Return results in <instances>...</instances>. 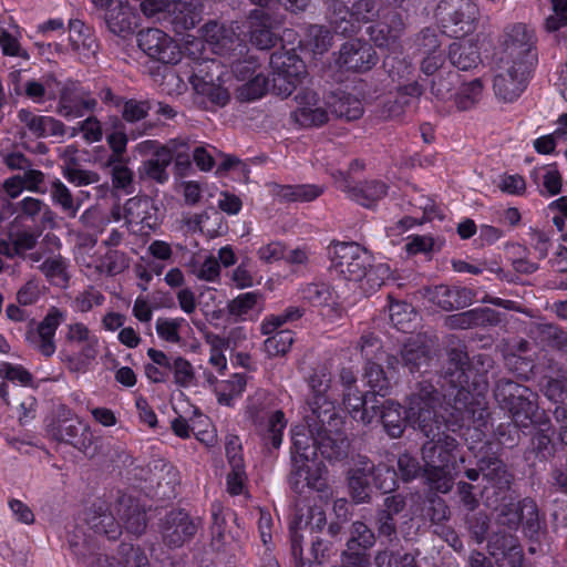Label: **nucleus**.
<instances>
[{
    "label": "nucleus",
    "mask_w": 567,
    "mask_h": 567,
    "mask_svg": "<svg viewBox=\"0 0 567 567\" xmlns=\"http://www.w3.org/2000/svg\"><path fill=\"white\" fill-rule=\"evenodd\" d=\"M104 297L99 290L89 288L74 298L72 308L78 312H87L93 307L102 305Z\"/></svg>",
    "instance_id": "obj_61"
},
{
    "label": "nucleus",
    "mask_w": 567,
    "mask_h": 567,
    "mask_svg": "<svg viewBox=\"0 0 567 567\" xmlns=\"http://www.w3.org/2000/svg\"><path fill=\"white\" fill-rule=\"evenodd\" d=\"M9 89L17 95H25L34 103H42L45 99H53L58 92V82L51 75L33 79L21 70L9 74Z\"/></svg>",
    "instance_id": "obj_14"
},
{
    "label": "nucleus",
    "mask_w": 567,
    "mask_h": 567,
    "mask_svg": "<svg viewBox=\"0 0 567 567\" xmlns=\"http://www.w3.org/2000/svg\"><path fill=\"white\" fill-rule=\"evenodd\" d=\"M331 107L337 116L344 117L348 121L357 120L363 113L361 102L349 95L339 97L331 103Z\"/></svg>",
    "instance_id": "obj_54"
},
{
    "label": "nucleus",
    "mask_w": 567,
    "mask_h": 567,
    "mask_svg": "<svg viewBox=\"0 0 567 567\" xmlns=\"http://www.w3.org/2000/svg\"><path fill=\"white\" fill-rule=\"evenodd\" d=\"M383 18L385 21L369 27L370 38L377 47L385 48L392 54L401 53L399 38L403 30V22L398 13L383 14Z\"/></svg>",
    "instance_id": "obj_22"
},
{
    "label": "nucleus",
    "mask_w": 567,
    "mask_h": 567,
    "mask_svg": "<svg viewBox=\"0 0 567 567\" xmlns=\"http://www.w3.org/2000/svg\"><path fill=\"white\" fill-rule=\"evenodd\" d=\"M286 426L287 420L281 411H275L269 416L265 440L269 441L274 449H278L281 445Z\"/></svg>",
    "instance_id": "obj_56"
},
{
    "label": "nucleus",
    "mask_w": 567,
    "mask_h": 567,
    "mask_svg": "<svg viewBox=\"0 0 567 567\" xmlns=\"http://www.w3.org/2000/svg\"><path fill=\"white\" fill-rule=\"evenodd\" d=\"M141 154L154 153V158L144 163L145 174L152 179L164 183L168 178L167 166L173 159L172 151L168 147H158L154 141H144L137 145Z\"/></svg>",
    "instance_id": "obj_25"
},
{
    "label": "nucleus",
    "mask_w": 567,
    "mask_h": 567,
    "mask_svg": "<svg viewBox=\"0 0 567 567\" xmlns=\"http://www.w3.org/2000/svg\"><path fill=\"white\" fill-rule=\"evenodd\" d=\"M250 41L261 50L269 49L275 43L272 22L262 9L255 10L249 17Z\"/></svg>",
    "instance_id": "obj_28"
},
{
    "label": "nucleus",
    "mask_w": 567,
    "mask_h": 567,
    "mask_svg": "<svg viewBox=\"0 0 567 567\" xmlns=\"http://www.w3.org/2000/svg\"><path fill=\"white\" fill-rule=\"evenodd\" d=\"M297 106L292 116L301 126H319L328 121V113L318 95L303 91L296 96Z\"/></svg>",
    "instance_id": "obj_23"
},
{
    "label": "nucleus",
    "mask_w": 567,
    "mask_h": 567,
    "mask_svg": "<svg viewBox=\"0 0 567 567\" xmlns=\"http://www.w3.org/2000/svg\"><path fill=\"white\" fill-rule=\"evenodd\" d=\"M495 396L508 408L517 426L526 429L536 422L537 404L527 388L507 381L497 386Z\"/></svg>",
    "instance_id": "obj_7"
},
{
    "label": "nucleus",
    "mask_w": 567,
    "mask_h": 567,
    "mask_svg": "<svg viewBox=\"0 0 567 567\" xmlns=\"http://www.w3.org/2000/svg\"><path fill=\"white\" fill-rule=\"evenodd\" d=\"M51 196L53 202L61 206L70 217H74L81 206L78 199H74L69 188L60 181L52 183Z\"/></svg>",
    "instance_id": "obj_49"
},
{
    "label": "nucleus",
    "mask_w": 567,
    "mask_h": 567,
    "mask_svg": "<svg viewBox=\"0 0 567 567\" xmlns=\"http://www.w3.org/2000/svg\"><path fill=\"white\" fill-rule=\"evenodd\" d=\"M246 385V377L239 373L234 374L229 380L221 381L215 388L218 402L224 405H231L243 394Z\"/></svg>",
    "instance_id": "obj_40"
},
{
    "label": "nucleus",
    "mask_w": 567,
    "mask_h": 567,
    "mask_svg": "<svg viewBox=\"0 0 567 567\" xmlns=\"http://www.w3.org/2000/svg\"><path fill=\"white\" fill-rule=\"evenodd\" d=\"M530 177L537 184L540 193L554 196L561 189L563 178L555 164L535 167Z\"/></svg>",
    "instance_id": "obj_36"
},
{
    "label": "nucleus",
    "mask_w": 567,
    "mask_h": 567,
    "mask_svg": "<svg viewBox=\"0 0 567 567\" xmlns=\"http://www.w3.org/2000/svg\"><path fill=\"white\" fill-rule=\"evenodd\" d=\"M484 390L485 388L473 395L464 388L458 389L450 409L440 406L444 410V413L440 415L435 410L437 396L434 395L433 386L431 390H426L427 400L431 402V406L427 408L431 411V419L427 420V423L432 425L433 432L427 436H431L432 440L424 444L422 455L427 481L432 488L439 492L446 493L452 487V470L455 467V450L457 446L455 439L445 435V432H442L444 437L441 439L439 417L444 421V426L453 432L456 431V427L465 426L471 420H483L486 408Z\"/></svg>",
    "instance_id": "obj_2"
},
{
    "label": "nucleus",
    "mask_w": 567,
    "mask_h": 567,
    "mask_svg": "<svg viewBox=\"0 0 567 567\" xmlns=\"http://www.w3.org/2000/svg\"><path fill=\"white\" fill-rule=\"evenodd\" d=\"M343 404L354 420L372 424L378 416L380 401L375 395H363L358 388H349L343 394Z\"/></svg>",
    "instance_id": "obj_24"
},
{
    "label": "nucleus",
    "mask_w": 567,
    "mask_h": 567,
    "mask_svg": "<svg viewBox=\"0 0 567 567\" xmlns=\"http://www.w3.org/2000/svg\"><path fill=\"white\" fill-rule=\"evenodd\" d=\"M140 49L151 59L166 64H175L182 58V50L176 41L159 29H147L138 33Z\"/></svg>",
    "instance_id": "obj_13"
},
{
    "label": "nucleus",
    "mask_w": 567,
    "mask_h": 567,
    "mask_svg": "<svg viewBox=\"0 0 567 567\" xmlns=\"http://www.w3.org/2000/svg\"><path fill=\"white\" fill-rule=\"evenodd\" d=\"M203 35L204 41L197 38L189 39V35L185 40V52L194 62L189 81L196 93L215 104L224 105L229 99L228 91L224 87L225 74L220 64L205 54H225L240 43L235 34L217 22L207 23Z\"/></svg>",
    "instance_id": "obj_3"
},
{
    "label": "nucleus",
    "mask_w": 567,
    "mask_h": 567,
    "mask_svg": "<svg viewBox=\"0 0 567 567\" xmlns=\"http://www.w3.org/2000/svg\"><path fill=\"white\" fill-rule=\"evenodd\" d=\"M41 270L52 285L58 287H65L68 285L69 275L63 259L58 257L47 259L41 265Z\"/></svg>",
    "instance_id": "obj_51"
},
{
    "label": "nucleus",
    "mask_w": 567,
    "mask_h": 567,
    "mask_svg": "<svg viewBox=\"0 0 567 567\" xmlns=\"http://www.w3.org/2000/svg\"><path fill=\"white\" fill-rule=\"evenodd\" d=\"M176 384L183 388H189L195 384V371L192 363L182 358L177 357L172 362V370Z\"/></svg>",
    "instance_id": "obj_57"
},
{
    "label": "nucleus",
    "mask_w": 567,
    "mask_h": 567,
    "mask_svg": "<svg viewBox=\"0 0 567 567\" xmlns=\"http://www.w3.org/2000/svg\"><path fill=\"white\" fill-rule=\"evenodd\" d=\"M529 69L524 61L499 59L493 79L496 97L503 102L515 101L526 86V74Z\"/></svg>",
    "instance_id": "obj_9"
},
{
    "label": "nucleus",
    "mask_w": 567,
    "mask_h": 567,
    "mask_svg": "<svg viewBox=\"0 0 567 567\" xmlns=\"http://www.w3.org/2000/svg\"><path fill=\"white\" fill-rule=\"evenodd\" d=\"M482 92L483 84L478 79L463 83L455 94V104L460 110H468L478 102Z\"/></svg>",
    "instance_id": "obj_48"
},
{
    "label": "nucleus",
    "mask_w": 567,
    "mask_h": 567,
    "mask_svg": "<svg viewBox=\"0 0 567 567\" xmlns=\"http://www.w3.org/2000/svg\"><path fill=\"white\" fill-rule=\"evenodd\" d=\"M39 235L28 229H11L8 240L0 241V254L20 256L35 246Z\"/></svg>",
    "instance_id": "obj_33"
},
{
    "label": "nucleus",
    "mask_w": 567,
    "mask_h": 567,
    "mask_svg": "<svg viewBox=\"0 0 567 567\" xmlns=\"http://www.w3.org/2000/svg\"><path fill=\"white\" fill-rule=\"evenodd\" d=\"M437 9L450 37L460 38L474 30L478 8L471 0H444Z\"/></svg>",
    "instance_id": "obj_10"
},
{
    "label": "nucleus",
    "mask_w": 567,
    "mask_h": 567,
    "mask_svg": "<svg viewBox=\"0 0 567 567\" xmlns=\"http://www.w3.org/2000/svg\"><path fill=\"white\" fill-rule=\"evenodd\" d=\"M66 319V312L52 307L34 332L28 334L30 344L45 357L55 352V331Z\"/></svg>",
    "instance_id": "obj_16"
},
{
    "label": "nucleus",
    "mask_w": 567,
    "mask_h": 567,
    "mask_svg": "<svg viewBox=\"0 0 567 567\" xmlns=\"http://www.w3.org/2000/svg\"><path fill=\"white\" fill-rule=\"evenodd\" d=\"M389 315L392 324L400 331L408 332L415 327L416 312L414 308L403 301H391Z\"/></svg>",
    "instance_id": "obj_41"
},
{
    "label": "nucleus",
    "mask_w": 567,
    "mask_h": 567,
    "mask_svg": "<svg viewBox=\"0 0 567 567\" xmlns=\"http://www.w3.org/2000/svg\"><path fill=\"white\" fill-rule=\"evenodd\" d=\"M85 520L94 533L104 534L110 539L121 535V525L103 506L91 508L85 515Z\"/></svg>",
    "instance_id": "obj_31"
},
{
    "label": "nucleus",
    "mask_w": 567,
    "mask_h": 567,
    "mask_svg": "<svg viewBox=\"0 0 567 567\" xmlns=\"http://www.w3.org/2000/svg\"><path fill=\"white\" fill-rule=\"evenodd\" d=\"M293 342L292 332L289 330H281L265 340V351L270 357L284 355L289 350Z\"/></svg>",
    "instance_id": "obj_55"
},
{
    "label": "nucleus",
    "mask_w": 567,
    "mask_h": 567,
    "mask_svg": "<svg viewBox=\"0 0 567 567\" xmlns=\"http://www.w3.org/2000/svg\"><path fill=\"white\" fill-rule=\"evenodd\" d=\"M390 266L383 261H372L365 268V274L359 281V289L362 293H372L377 291L386 280L391 278Z\"/></svg>",
    "instance_id": "obj_34"
},
{
    "label": "nucleus",
    "mask_w": 567,
    "mask_h": 567,
    "mask_svg": "<svg viewBox=\"0 0 567 567\" xmlns=\"http://www.w3.org/2000/svg\"><path fill=\"white\" fill-rule=\"evenodd\" d=\"M364 380L367 385L371 389L372 395L385 396L388 394L390 382L379 364L374 362L368 363Z\"/></svg>",
    "instance_id": "obj_47"
},
{
    "label": "nucleus",
    "mask_w": 567,
    "mask_h": 567,
    "mask_svg": "<svg viewBox=\"0 0 567 567\" xmlns=\"http://www.w3.org/2000/svg\"><path fill=\"white\" fill-rule=\"evenodd\" d=\"M271 395L266 390H257L247 399L246 414L254 422L260 419L261 413L269 406Z\"/></svg>",
    "instance_id": "obj_59"
},
{
    "label": "nucleus",
    "mask_w": 567,
    "mask_h": 567,
    "mask_svg": "<svg viewBox=\"0 0 567 567\" xmlns=\"http://www.w3.org/2000/svg\"><path fill=\"white\" fill-rule=\"evenodd\" d=\"M189 267L199 280L215 281L220 274L219 261L212 255L194 256Z\"/></svg>",
    "instance_id": "obj_43"
},
{
    "label": "nucleus",
    "mask_w": 567,
    "mask_h": 567,
    "mask_svg": "<svg viewBox=\"0 0 567 567\" xmlns=\"http://www.w3.org/2000/svg\"><path fill=\"white\" fill-rule=\"evenodd\" d=\"M302 298L315 307H330L334 305L332 292L326 284H311L302 290Z\"/></svg>",
    "instance_id": "obj_52"
},
{
    "label": "nucleus",
    "mask_w": 567,
    "mask_h": 567,
    "mask_svg": "<svg viewBox=\"0 0 567 567\" xmlns=\"http://www.w3.org/2000/svg\"><path fill=\"white\" fill-rule=\"evenodd\" d=\"M106 23L111 32L126 37L132 34L138 25L137 13L125 2L118 0V3L111 7L106 13Z\"/></svg>",
    "instance_id": "obj_27"
},
{
    "label": "nucleus",
    "mask_w": 567,
    "mask_h": 567,
    "mask_svg": "<svg viewBox=\"0 0 567 567\" xmlns=\"http://www.w3.org/2000/svg\"><path fill=\"white\" fill-rule=\"evenodd\" d=\"M309 41L306 44L311 48L315 54H322L331 44V37L328 30L322 27L312 25L309 28Z\"/></svg>",
    "instance_id": "obj_62"
},
{
    "label": "nucleus",
    "mask_w": 567,
    "mask_h": 567,
    "mask_svg": "<svg viewBox=\"0 0 567 567\" xmlns=\"http://www.w3.org/2000/svg\"><path fill=\"white\" fill-rule=\"evenodd\" d=\"M379 11H375V3L372 0H361L353 4L351 10L341 2H333L330 23L334 31L341 34L357 32L361 24L372 20Z\"/></svg>",
    "instance_id": "obj_12"
},
{
    "label": "nucleus",
    "mask_w": 567,
    "mask_h": 567,
    "mask_svg": "<svg viewBox=\"0 0 567 567\" xmlns=\"http://www.w3.org/2000/svg\"><path fill=\"white\" fill-rule=\"evenodd\" d=\"M373 544L374 535L368 526L361 522L353 523L344 554V567H368L369 559L365 556V550Z\"/></svg>",
    "instance_id": "obj_19"
},
{
    "label": "nucleus",
    "mask_w": 567,
    "mask_h": 567,
    "mask_svg": "<svg viewBox=\"0 0 567 567\" xmlns=\"http://www.w3.org/2000/svg\"><path fill=\"white\" fill-rule=\"evenodd\" d=\"M349 488L355 503H363L370 496L369 475L364 471L354 472L349 478Z\"/></svg>",
    "instance_id": "obj_60"
},
{
    "label": "nucleus",
    "mask_w": 567,
    "mask_h": 567,
    "mask_svg": "<svg viewBox=\"0 0 567 567\" xmlns=\"http://www.w3.org/2000/svg\"><path fill=\"white\" fill-rule=\"evenodd\" d=\"M534 33L525 24L514 25L507 34L506 48L499 59L524 61L532 66L536 60L533 53Z\"/></svg>",
    "instance_id": "obj_18"
},
{
    "label": "nucleus",
    "mask_w": 567,
    "mask_h": 567,
    "mask_svg": "<svg viewBox=\"0 0 567 567\" xmlns=\"http://www.w3.org/2000/svg\"><path fill=\"white\" fill-rule=\"evenodd\" d=\"M99 339L82 322L70 323L65 328V349L62 354L74 371L86 367L97 354Z\"/></svg>",
    "instance_id": "obj_6"
},
{
    "label": "nucleus",
    "mask_w": 567,
    "mask_h": 567,
    "mask_svg": "<svg viewBox=\"0 0 567 567\" xmlns=\"http://www.w3.org/2000/svg\"><path fill=\"white\" fill-rule=\"evenodd\" d=\"M198 0H178L173 3L172 23L176 32L193 29L200 21Z\"/></svg>",
    "instance_id": "obj_30"
},
{
    "label": "nucleus",
    "mask_w": 567,
    "mask_h": 567,
    "mask_svg": "<svg viewBox=\"0 0 567 567\" xmlns=\"http://www.w3.org/2000/svg\"><path fill=\"white\" fill-rule=\"evenodd\" d=\"M330 378L321 370L311 375L309 385L312 398L309 401L311 416H307V425H296L291 430L292 439V484L295 488L308 486L322 491L326 486V468L318 456L322 458H339L348 446L342 433L338 430L341 424L336 406L326 392Z\"/></svg>",
    "instance_id": "obj_1"
},
{
    "label": "nucleus",
    "mask_w": 567,
    "mask_h": 567,
    "mask_svg": "<svg viewBox=\"0 0 567 567\" xmlns=\"http://www.w3.org/2000/svg\"><path fill=\"white\" fill-rule=\"evenodd\" d=\"M378 56L372 47L360 40H353L342 45L338 63L341 68L364 72L375 65Z\"/></svg>",
    "instance_id": "obj_21"
},
{
    "label": "nucleus",
    "mask_w": 567,
    "mask_h": 567,
    "mask_svg": "<svg viewBox=\"0 0 567 567\" xmlns=\"http://www.w3.org/2000/svg\"><path fill=\"white\" fill-rule=\"evenodd\" d=\"M156 333L159 339L178 344L181 348H186L196 351L198 342L194 338V330L184 318H157L155 322Z\"/></svg>",
    "instance_id": "obj_17"
},
{
    "label": "nucleus",
    "mask_w": 567,
    "mask_h": 567,
    "mask_svg": "<svg viewBox=\"0 0 567 567\" xmlns=\"http://www.w3.org/2000/svg\"><path fill=\"white\" fill-rule=\"evenodd\" d=\"M330 271L347 281L359 284L372 255L355 243H338L330 248Z\"/></svg>",
    "instance_id": "obj_5"
},
{
    "label": "nucleus",
    "mask_w": 567,
    "mask_h": 567,
    "mask_svg": "<svg viewBox=\"0 0 567 567\" xmlns=\"http://www.w3.org/2000/svg\"><path fill=\"white\" fill-rule=\"evenodd\" d=\"M268 89V80L261 73H257L252 79L245 83L240 89V95L248 100L261 97Z\"/></svg>",
    "instance_id": "obj_64"
},
{
    "label": "nucleus",
    "mask_w": 567,
    "mask_h": 567,
    "mask_svg": "<svg viewBox=\"0 0 567 567\" xmlns=\"http://www.w3.org/2000/svg\"><path fill=\"white\" fill-rule=\"evenodd\" d=\"M95 567H150L148 559L140 549L131 548L125 557H105L99 559Z\"/></svg>",
    "instance_id": "obj_50"
},
{
    "label": "nucleus",
    "mask_w": 567,
    "mask_h": 567,
    "mask_svg": "<svg viewBox=\"0 0 567 567\" xmlns=\"http://www.w3.org/2000/svg\"><path fill=\"white\" fill-rule=\"evenodd\" d=\"M424 297L446 311L464 308L472 301L471 292L467 289L443 285L425 289Z\"/></svg>",
    "instance_id": "obj_26"
},
{
    "label": "nucleus",
    "mask_w": 567,
    "mask_h": 567,
    "mask_svg": "<svg viewBox=\"0 0 567 567\" xmlns=\"http://www.w3.org/2000/svg\"><path fill=\"white\" fill-rule=\"evenodd\" d=\"M326 525V513L322 505H313L307 508V517L305 518L303 508L298 509V514L290 523L291 553L296 560L301 559L302 555V536L299 532L303 527H310L311 530H319Z\"/></svg>",
    "instance_id": "obj_20"
},
{
    "label": "nucleus",
    "mask_w": 567,
    "mask_h": 567,
    "mask_svg": "<svg viewBox=\"0 0 567 567\" xmlns=\"http://www.w3.org/2000/svg\"><path fill=\"white\" fill-rule=\"evenodd\" d=\"M96 105V101L91 97L73 99L69 94H62L59 103V113L69 118H78L91 111Z\"/></svg>",
    "instance_id": "obj_45"
},
{
    "label": "nucleus",
    "mask_w": 567,
    "mask_h": 567,
    "mask_svg": "<svg viewBox=\"0 0 567 567\" xmlns=\"http://www.w3.org/2000/svg\"><path fill=\"white\" fill-rule=\"evenodd\" d=\"M275 197L286 202H309L317 198L322 188L316 185H271Z\"/></svg>",
    "instance_id": "obj_35"
},
{
    "label": "nucleus",
    "mask_w": 567,
    "mask_h": 567,
    "mask_svg": "<svg viewBox=\"0 0 567 567\" xmlns=\"http://www.w3.org/2000/svg\"><path fill=\"white\" fill-rule=\"evenodd\" d=\"M207 342L210 346L209 364L215 368L219 374H224L227 370V358L224 353L228 348L227 341L218 336H208Z\"/></svg>",
    "instance_id": "obj_53"
},
{
    "label": "nucleus",
    "mask_w": 567,
    "mask_h": 567,
    "mask_svg": "<svg viewBox=\"0 0 567 567\" xmlns=\"http://www.w3.org/2000/svg\"><path fill=\"white\" fill-rule=\"evenodd\" d=\"M0 375L21 386H34L32 374L20 364L3 363L0 367Z\"/></svg>",
    "instance_id": "obj_58"
},
{
    "label": "nucleus",
    "mask_w": 567,
    "mask_h": 567,
    "mask_svg": "<svg viewBox=\"0 0 567 567\" xmlns=\"http://www.w3.org/2000/svg\"><path fill=\"white\" fill-rule=\"evenodd\" d=\"M401 357L404 364L409 367L411 372L420 370L422 365H426L430 357L429 351L424 346L423 338L421 336L410 338L409 342L403 347Z\"/></svg>",
    "instance_id": "obj_39"
},
{
    "label": "nucleus",
    "mask_w": 567,
    "mask_h": 567,
    "mask_svg": "<svg viewBox=\"0 0 567 567\" xmlns=\"http://www.w3.org/2000/svg\"><path fill=\"white\" fill-rule=\"evenodd\" d=\"M70 44L72 50L78 53L80 59H90L95 54L96 42L91 33L89 27H86L81 20H70Z\"/></svg>",
    "instance_id": "obj_29"
},
{
    "label": "nucleus",
    "mask_w": 567,
    "mask_h": 567,
    "mask_svg": "<svg viewBox=\"0 0 567 567\" xmlns=\"http://www.w3.org/2000/svg\"><path fill=\"white\" fill-rule=\"evenodd\" d=\"M350 196L357 203L364 207H371L377 200L386 193V185L381 182L371 181L361 185L359 188L349 190Z\"/></svg>",
    "instance_id": "obj_44"
},
{
    "label": "nucleus",
    "mask_w": 567,
    "mask_h": 567,
    "mask_svg": "<svg viewBox=\"0 0 567 567\" xmlns=\"http://www.w3.org/2000/svg\"><path fill=\"white\" fill-rule=\"evenodd\" d=\"M17 117L21 124V140L32 136L48 138L64 135V125L50 115L34 113L28 109L18 111Z\"/></svg>",
    "instance_id": "obj_15"
},
{
    "label": "nucleus",
    "mask_w": 567,
    "mask_h": 567,
    "mask_svg": "<svg viewBox=\"0 0 567 567\" xmlns=\"http://www.w3.org/2000/svg\"><path fill=\"white\" fill-rule=\"evenodd\" d=\"M147 355L152 363L145 367L146 377L153 382H164L172 370L171 359L159 350L148 349Z\"/></svg>",
    "instance_id": "obj_42"
},
{
    "label": "nucleus",
    "mask_w": 567,
    "mask_h": 567,
    "mask_svg": "<svg viewBox=\"0 0 567 567\" xmlns=\"http://www.w3.org/2000/svg\"><path fill=\"white\" fill-rule=\"evenodd\" d=\"M431 388L432 385H426L420 394L411 398L405 417H402L400 406L396 403L386 401L380 403V409L377 410L378 416L374 421H381L386 433L394 439L401 436L406 423L420 429L425 436H429L433 429L427 423V420L431 419V411L427 409L431 406V402L427 400L426 390H431Z\"/></svg>",
    "instance_id": "obj_4"
},
{
    "label": "nucleus",
    "mask_w": 567,
    "mask_h": 567,
    "mask_svg": "<svg viewBox=\"0 0 567 567\" xmlns=\"http://www.w3.org/2000/svg\"><path fill=\"white\" fill-rule=\"evenodd\" d=\"M21 31L18 25H13L10 30H0V49L7 56L29 59L28 52L21 45Z\"/></svg>",
    "instance_id": "obj_46"
},
{
    "label": "nucleus",
    "mask_w": 567,
    "mask_h": 567,
    "mask_svg": "<svg viewBox=\"0 0 567 567\" xmlns=\"http://www.w3.org/2000/svg\"><path fill=\"white\" fill-rule=\"evenodd\" d=\"M274 90L284 96H288L302 83L306 76V65L293 52V49L275 52L270 58Z\"/></svg>",
    "instance_id": "obj_8"
},
{
    "label": "nucleus",
    "mask_w": 567,
    "mask_h": 567,
    "mask_svg": "<svg viewBox=\"0 0 567 567\" xmlns=\"http://www.w3.org/2000/svg\"><path fill=\"white\" fill-rule=\"evenodd\" d=\"M164 529V538L173 546H179L196 532V525L184 512L173 513Z\"/></svg>",
    "instance_id": "obj_32"
},
{
    "label": "nucleus",
    "mask_w": 567,
    "mask_h": 567,
    "mask_svg": "<svg viewBox=\"0 0 567 567\" xmlns=\"http://www.w3.org/2000/svg\"><path fill=\"white\" fill-rule=\"evenodd\" d=\"M450 60L461 70H468L477 65L480 54L477 45L471 41H457L450 45Z\"/></svg>",
    "instance_id": "obj_37"
},
{
    "label": "nucleus",
    "mask_w": 567,
    "mask_h": 567,
    "mask_svg": "<svg viewBox=\"0 0 567 567\" xmlns=\"http://www.w3.org/2000/svg\"><path fill=\"white\" fill-rule=\"evenodd\" d=\"M260 295L257 292H245L235 298L228 306L231 316L240 320L256 319L262 311L259 306Z\"/></svg>",
    "instance_id": "obj_38"
},
{
    "label": "nucleus",
    "mask_w": 567,
    "mask_h": 567,
    "mask_svg": "<svg viewBox=\"0 0 567 567\" xmlns=\"http://www.w3.org/2000/svg\"><path fill=\"white\" fill-rule=\"evenodd\" d=\"M115 221L124 220L133 233L148 234L158 226L157 208L150 198H130L112 212Z\"/></svg>",
    "instance_id": "obj_11"
},
{
    "label": "nucleus",
    "mask_w": 567,
    "mask_h": 567,
    "mask_svg": "<svg viewBox=\"0 0 567 567\" xmlns=\"http://www.w3.org/2000/svg\"><path fill=\"white\" fill-rule=\"evenodd\" d=\"M298 317H300V312L297 309H289L280 315H270L266 317L261 322V333L265 336H269L289 320H292Z\"/></svg>",
    "instance_id": "obj_63"
}]
</instances>
